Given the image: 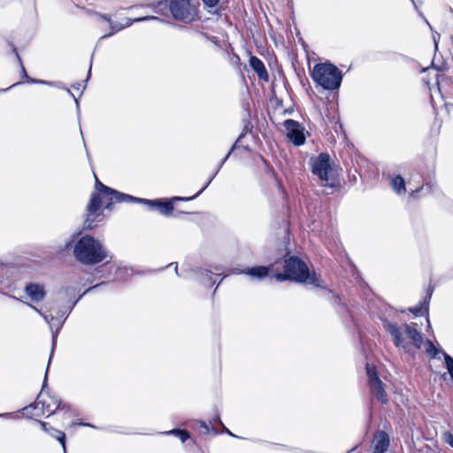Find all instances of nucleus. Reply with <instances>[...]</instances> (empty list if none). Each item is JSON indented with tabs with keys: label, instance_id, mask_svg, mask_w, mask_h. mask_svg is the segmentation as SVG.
Listing matches in <instances>:
<instances>
[{
	"label": "nucleus",
	"instance_id": "obj_18",
	"mask_svg": "<svg viewBox=\"0 0 453 453\" xmlns=\"http://www.w3.org/2000/svg\"><path fill=\"white\" fill-rule=\"evenodd\" d=\"M49 434L61 443L64 453H66L65 433L54 427H50Z\"/></svg>",
	"mask_w": 453,
	"mask_h": 453
},
{
	"label": "nucleus",
	"instance_id": "obj_26",
	"mask_svg": "<svg viewBox=\"0 0 453 453\" xmlns=\"http://www.w3.org/2000/svg\"><path fill=\"white\" fill-rule=\"evenodd\" d=\"M444 441L453 448V435L449 432L443 434Z\"/></svg>",
	"mask_w": 453,
	"mask_h": 453
},
{
	"label": "nucleus",
	"instance_id": "obj_17",
	"mask_svg": "<svg viewBox=\"0 0 453 453\" xmlns=\"http://www.w3.org/2000/svg\"><path fill=\"white\" fill-rule=\"evenodd\" d=\"M27 305L29 307H31L32 309H34L37 313H39L44 319L46 323L50 326L51 331H53V328L56 326H58L57 330H58V328L61 326V325H62L61 323H58V325L55 323V318L52 315H48V314L42 312V311L40 309L36 308L35 306H34L31 303H27Z\"/></svg>",
	"mask_w": 453,
	"mask_h": 453
},
{
	"label": "nucleus",
	"instance_id": "obj_33",
	"mask_svg": "<svg viewBox=\"0 0 453 453\" xmlns=\"http://www.w3.org/2000/svg\"><path fill=\"white\" fill-rule=\"evenodd\" d=\"M200 426L203 429L204 433H209V427H208V426L206 425L205 422L201 421L200 422Z\"/></svg>",
	"mask_w": 453,
	"mask_h": 453
},
{
	"label": "nucleus",
	"instance_id": "obj_7",
	"mask_svg": "<svg viewBox=\"0 0 453 453\" xmlns=\"http://www.w3.org/2000/svg\"><path fill=\"white\" fill-rule=\"evenodd\" d=\"M43 388L44 386L37 397L36 403L34 405L24 408V413L26 415L31 418L39 417L45 413L51 415L60 408V401L57 397L44 393Z\"/></svg>",
	"mask_w": 453,
	"mask_h": 453
},
{
	"label": "nucleus",
	"instance_id": "obj_28",
	"mask_svg": "<svg viewBox=\"0 0 453 453\" xmlns=\"http://www.w3.org/2000/svg\"><path fill=\"white\" fill-rule=\"evenodd\" d=\"M197 195H195L194 196L192 197H180V196H174L172 198V201H188V200H191L195 197H196Z\"/></svg>",
	"mask_w": 453,
	"mask_h": 453
},
{
	"label": "nucleus",
	"instance_id": "obj_6",
	"mask_svg": "<svg viewBox=\"0 0 453 453\" xmlns=\"http://www.w3.org/2000/svg\"><path fill=\"white\" fill-rule=\"evenodd\" d=\"M311 171L323 186L334 187L336 182V170L334 168L330 157L321 153L319 157L311 158Z\"/></svg>",
	"mask_w": 453,
	"mask_h": 453
},
{
	"label": "nucleus",
	"instance_id": "obj_13",
	"mask_svg": "<svg viewBox=\"0 0 453 453\" xmlns=\"http://www.w3.org/2000/svg\"><path fill=\"white\" fill-rule=\"evenodd\" d=\"M388 447V435L383 431L376 433L373 438V453H385Z\"/></svg>",
	"mask_w": 453,
	"mask_h": 453
},
{
	"label": "nucleus",
	"instance_id": "obj_12",
	"mask_svg": "<svg viewBox=\"0 0 453 453\" xmlns=\"http://www.w3.org/2000/svg\"><path fill=\"white\" fill-rule=\"evenodd\" d=\"M25 293L33 303H39L46 296L44 286L38 283L27 284L25 288Z\"/></svg>",
	"mask_w": 453,
	"mask_h": 453
},
{
	"label": "nucleus",
	"instance_id": "obj_5",
	"mask_svg": "<svg viewBox=\"0 0 453 453\" xmlns=\"http://www.w3.org/2000/svg\"><path fill=\"white\" fill-rule=\"evenodd\" d=\"M312 80L325 89H337L342 82V76L340 70L329 63L317 64L311 72Z\"/></svg>",
	"mask_w": 453,
	"mask_h": 453
},
{
	"label": "nucleus",
	"instance_id": "obj_19",
	"mask_svg": "<svg viewBox=\"0 0 453 453\" xmlns=\"http://www.w3.org/2000/svg\"><path fill=\"white\" fill-rule=\"evenodd\" d=\"M392 188L398 194H402L405 192V182L403 177L395 176L391 180Z\"/></svg>",
	"mask_w": 453,
	"mask_h": 453
},
{
	"label": "nucleus",
	"instance_id": "obj_22",
	"mask_svg": "<svg viewBox=\"0 0 453 453\" xmlns=\"http://www.w3.org/2000/svg\"><path fill=\"white\" fill-rule=\"evenodd\" d=\"M366 374L368 377V382L371 383L372 380H379L380 379L377 376V372L375 370V367L372 365L367 364L366 365Z\"/></svg>",
	"mask_w": 453,
	"mask_h": 453
},
{
	"label": "nucleus",
	"instance_id": "obj_34",
	"mask_svg": "<svg viewBox=\"0 0 453 453\" xmlns=\"http://www.w3.org/2000/svg\"><path fill=\"white\" fill-rule=\"evenodd\" d=\"M235 148V144L233 145V147L231 148V150H229V152L226 155L225 158L223 159L221 165L228 158V157L230 156L231 152L234 150Z\"/></svg>",
	"mask_w": 453,
	"mask_h": 453
},
{
	"label": "nucleus",
	"instance_id": "obj_3",
	"mask_svg": "<svg viewBox=\"0 0 453 453\" xmlns=\"http://www.w3.org/2000/svg\"><path fill=\"white\" fill-rule=\"evenodd\" d=\"M96 192L93 193L91 195L89 203L87 206L88 210V216L85 220V227L86 228H92L93 227V222L96 219V217L100 215V210H101V202L99 201V196H110L111 200H117L118 202H132L133 199H134V196L126 195L123 193H119L114 189H111L100 181L96 180Z\"/></svg>",
	"mask_w": 453,
	"mask_h": 453
},
{
	"label": "nucleus",
	"instance_id": "obj_14",
	"mask_svg": "<svg viewBox=\"0 0 453 453\" xmlns=\"http://www.w3.org/2000/svg\"><path fill=\"white\" fill-rule=\"evenodd\" d=\"M370 390L372 395L377 398L382 403H386L388 402V395L384 389L383 383L380 380H372L369 383Z\"/></svg>",
	"mask_w": 453,
	"mask_h": 453
},
{
	"label": "nucleus",
	"instance_id": "obj_8",
	"mask_svg": "<svg viewBox=\"0 0 453 453\" xmlns=\"http://www.w3.org/2000/svg\"><path fill=\"white\" fill-rule=\"evenodd\" d=\"M169 11L178 21L190 23L198 18L197 4L192 0H169Z\"/></svg>",
	"mask_w": 453,
	"mask_h": 453
},
{
	"label": "nucleus",
	"instance_id": "obj_10",
	"mask_svg": "<svg viewBox=\"0 0 453 453\" xmlns=\"http://www.w3.org/2000/svg\"><path fill=\"white\" fill-rule=\"evenodd\" d=\"M99 17L101 19H104L105 21H107L111 27V32L107 35H103L102 38L109 37V36L112 35L113 34L120 31L124 27L131 26L134 22H139V21L149 20V19H158V18H157L155 16H146V17H142V18H137L134 19H127L125 24H120V23L113 22L111 16L99 15Z\"/></svg>",
	"mask_w": 453,
	"mask_h": 453
},
{
	"label": "nucleus",
	"instance_id": "obj_31",
	"mask_svg": "<svg viewBox=\"0 0 453 453\" xmlns=\"http://www.w3.org/2000/svg\"><path fill=\"white\" fill-rule=\"evenodd\" d=\"M422 309H423V307H422V306H417V307H414V308L410 309V311H411L412 313H414V314L418 315V314L421 313Z\"/></svg>",
	"mask_w": 453,
	"mask_h": 453
},
{
	"label": "nucleus",
	"instance_id": "obj_2",
	"mask_svg": "<svg viewBox=\"0 0 453 453\" xmlns=\"http://www.w3.org/2000/svg\"><path fill=\"white\" fill-rule=\"evenodd\" d=\"M278 281L287 280H295L300 283L322 287L320 277L315 273H311L306 264L296 257H290L285 261V272L275 274Z\"/></svg>",
	"mask_w": 453,
	"mask_h": 453
},
{
	"label": "nucleus",
	"instance_id": "obj_40",
	"mask_svg": "<svg viewBox=\"0 0 453 453\" xmlns=\"http://www.w3.org/2000/svg\"><path fill=\"white\" fill-rule=\"evenodd\" d=\"M47 376H48V371H46V373H45L44 382L46 381Z\"/></svg>",
	"mask_w": 453,
	"mask_h": 453
},
{
	"label": "nucleus",
	"instance_id": "obj_42",
	"mask_svg": "<svg viewBox=\"0 0 453 453\" xmlns=\"http://www.w3.org/2000/svg\"><path fill=\"white\" fill-rule=\"evenodd\" d=\"M226 433L229 434L230 435H233V434L228 430H226Z\"/></svg>",
	"mask_w": 453,
	"mask_h": 453
},
{
	"label": "nucleus",
	"instance_id": "obj_11",
	"mask_svg": "<svg viewBox=\"0 0 453 453\" xmlns=\"http://www.w3.org/2000/svg\"><path fill=\"white\" fill-rule=\"evenodd\" d=\"M132 202L142 203L150 207H155L162 215L165 216L171 215L173 211V204L172 201L148 200L134 197Z\"/></svg>",
	"mask_w": 453,
	"mask_h": 453
},
{
	"label": "nucleus",
	"instance_id": "obj_16",
	"mask_svg": "<svg viewBox=\"0 0 453 453\" xmlns=\"http://www.w3.org/2000/svg\"><path fill=\"white\" fill-rule=\"evenodd\" d=\"M250 65L261 79H267V72L265 65L258 58L251 56L250 58Z\"/></svg>",
	"mask_w": 453,
	"mask_h": 453
},
{
	"label": "nucleus",
	"instance_id": "obj_39",
	"mask_svg": "<svg viewBox=\"0 0 453 453\" xmlns=\"http://www.w3.org/2000/svg\"><path fill=\"white\" fill-rule=\"evenodd\" d=\"M243 135H244V134H243V133H242V134H240V136H239V138H238V140H237V142H238V141H240V139H241Z\"/></svg>",
	"mask_w": 453,
	"mask_h": 453
},
{
	"label": "nucleus",
	"instance_id": "obj_41",
	"mask_svg": "<svg viewBox=\"0 0 453 453\" xmlns=\"http://www.w3.org/2000/svg\"><path fill=\"white\" fill-rule=\"evenodd\" d=\"M96 288V286L92 287V288H89L88 291H91V290L95 289Z\"/></svg>",
	"mask_w": 453,
	"mask_h": 453
},
{
	"label": "nucleus",
	"instance_id": "obj_35",
	"mask_svg": "<svg viewBox=\"0 0 453 453\" xmlns=\"http://www.w3.org/2000/svg\"><path fill=\"white\" fill-rule=\"evenodd\" d=\"M81 87V84L73 85V88L75 89H80Z\"/></svg>",
	"mask_w": 453,
	"mask_h": 453
},
{
	"label": "nucleus",
	"instance_id": "obj_27",
	"mask_svg": "<svg viewBox=\"0 0 453 453\" xmlns=\"http://www.w3.org/2000/svg\"><path fill=\"white\" fill-rule=\"evenodd\" d=\"M207 7H214L218 4L219 0H202Z\"/></svg>",
	"mask_w": 453,
	"mask_h": 453
},
{
	"label": "nucleus",
	"instance_id": "obj_1",
	"mask_svg": "<svg viewBox=\"0 0 453 453\" xmlns=\"http://www.w3.org/2000/svg\"><path fill=\"white\" fill-rule=\"evenodd\" d=\"M73 256L81 264L90 265L103 262L108 253L100 241L86 234L74 244Z\"/></svg>",
	"mask_w": 453,
	"mask_h": 453
},
{
	"label": "nucleus",
	"instance_id": "obj_37",
	"mask_svg": "<svg viewBox=\"0 0 453 453\" xmlns=\"http://www.w3.org/2000/svg\"><path fill=\"white\" fill-rule=\"evenodd\" d=\"M207 186H209V183H206V186L203 188H202L196 195L198 196L200 193H202Z\"/></svg>",
	"mask_w": 453,
	"mask_h": 453
},
{
	"label": "nucleus",
	"instance_id": "obj_32",
	"mask_svg": "<svg viewBox=\"0 0 453 453\" xmlns=\"http://www.w3.org/2000/svg\"><path fill=\"white\" fill-rule=\"evenodd\" d=\"M40 424H41L42 429L44 432H46V433H48V434H49V432H50V426L47 423L42 422V421H40Z\"/></svg>",
	"mask_w": 453,
	"mask_h": 453
},
{
	"label": "nucleus",
	"instance_id": "obj_20",
	"mask_svg": "<svg viewBox=\"0 0 453 453\" xmlns=\"http://www.w3.org/2000/svg\"><path fill=\"white\" fill-rule=\"evenodd\" d=\"M164 434L178 436L182 442L186 441L190 436L188 431L180 429H173L171 431L165 432Z\"/></svg>",
	"mask_w": 453,
	"mask_h": 453
},
{
	"label": "nucleus",
	"instance_id": "obj_15",
	"mask_svg": "<svg viewBox=\"0 0 453 453\" xmlns=\"http://www.w3.org/2000/svg\"><path fill=\"white\" fill-rule=\"evenodd\" d=\"M269 271H270V267L254 266V267L247 268V269L240 272V273L247 274L254 279H263L268 275Z\"/></svg>",
	"mask_w": 453,
	"mask_h": 453
},
{
	"label": "nucleus",
	"instance_id": "obj_21",
	"mask_svg": "<svg viewBox=\"0 0 453 453\" xmlns=\"http://www.w3.org/2000/svg\"><path fill=\"white\" fill-rule=\"evenodd\" d=\"M441 353L444 357L445 366H446V368L450 375V378L453 381V358L444 351H441Z\"/></svg>",
	"mask_w": 453,
	"mask_h": 453
},
{
	"label": "nucleus",
	"instance_id": "obj_36",
	"mask_svg": "<svg viewBox=\"0 0 453 453\" xmlns=\"http://www.w3.org/2000/svg\"><path fill=\"white\" fill-rule=\"evenodd\" d=\"M33 82L48 84V82L43 81H33Z\"/></svg>",
	"mask_w": 453,
	"mask_h": 453
},
{
	"label": "nucleus",
	"instance_id": "obj_9",
	"mask_svg": "<svg viewBox=\"0 0 453 453\" xmlns=\"http://www.w3.org/2000/svg\"><path fill=\"white\" fill-rule=\"evenodd\" d=\"M288 138L295 145H302L305 142L304 127L297 121L288 119L284 122Z\"/></svg>",
	"mask_w": 453,
	"mask_h": 453
},
{
	"label": "nucleus",
	"instance_id": "obj_30",
	"mask_svg": "<svg viewBox=\"0 0 453 453\" xmlns=\"http://www.w3.org/2000/svg\"><path fill=\"white\" fill-rule=\"evenodd\" d=\"M56 341H57V334L56 333H52V349H51V354H50V359L51 358V356L53 354V350H54V348H55ZM50 362V360L49 361V363Z\"/></svg>",
	"mask_w": 453,
	"mask_h": 453
},
{
	"label": "nucleus",
	"instance_id": "obj_23",
	"mask_svg": "<svg viewBox=\"0 0 453 453\" xmlns=\"http://www.w3.org/2000/svg\"><path fill=\"white\" fill-rule=\"evenodd\" d=\"M99 201L101 202V208L103 206H105L106 208H109L111 203L118 202L115 199L114 200H111L110 196H99Z\"/></svg>",
	"mask_w": 453,
	"mask_h": 453
},
{
	"label": "nucleus",
	"instance_id": "obj_38",
	"mask_svg": "<svg viewBox=\"0 0 453 453\" xmlns=\"http://www.w3.org/2000/svg\"><path fill=\"white\" fill-rule=\"evenodd\" d=\"M67 92L68 94H70L73 97H74V96L72 94L71 90L70 89H67Z\"/></svg>",
	"mask_w": 453,
	"mask_h": 453
},
{
	"label": "nucleus",
	"instance_id": "obj_25",
	"mask_svg": "<svg viewBox=\"0 0 453 453\" xmlns=\"http://www.w3.org/2000/svg\"><path fill=\"white\" fill-rule=\"evenodd\" d=\"M202 274L203 275L204 279L203 280V283L207 285L210 282H212V273L207 270H203L202 272Z\"/></svg>",
	"mask_w": 453,
	"mask_h": 453
},
{
	"label": "nucleus",
	"instance_id": "obj_4",
	"mask_svg": "<svg viewBox=\"0 0 453 453\" xmlns=\"http://www.w3.org/2000/svg\"><path fill=\"white\" fill-rule=\"evenodd\" d=\"M384 327L391 335L397 348L409 350L411 346L417 349L421 347L423 337L421 334L411 326L404 324L401 326H397L395 324L389 321H384Z\"/></svg>",
	"mask_w": 453,
	"mask_h": 453
},
{
	"label": "nucleus",
	"instance_id": "obj_29",
	"mask_svg": "<svg viewBox=\"0 0 453 453\" xmlns=\"http://www.w3.org/2000/svg\"><path fill=\"white\" fill-rule=\"evenodd\" d=\"M82 426L95 427L93 425H91L89 423H82V422H73L70 425V426Z\"/></svg>",
	"mask_w": 453,
	"mask_h": 453
},
{
	"label": "nucleus",
	"instance_id": "obj_24",
	"mask_svg": "<svg viewBox=\"0 0 453 453\" xmlns=\"http://www.w3.org/2000/svg\"><path fill=\"white\" fill-rule=\"evenodd\" d=\"M426 352L432 357H435L437 353L439 352L435 346L430 342H427Z\"/></svg>",
	"mask_w": 453,
	"mask_h": 453
}]
</instances>
